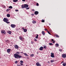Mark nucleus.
Masks as SVG:
<instances>
[{
	"mask_svg": "<svg viewBox=\"0 0 66 66\" xmlns=\"http://www.w3.org/2000/svg\"><path fill=\"white\" fill-rule=\"evenodd\" d=\"M14 57L15 59H20L22 57V56L18 55L17 54L15 53L14 54Z\"/></svg>",
	"mask_w": 66,
	"mask_h": 66,
	"instance_id": "obj_1",
	"label": "nucleus"
},
{
	"mask_svg": "<svg viewBox=\"0 0 66 66\" xmlns=\"http://www.w3.org/2000/svg\"><path fill=\"white\" fill-rule=\"evenodd\" d=\"M3 21L4 22H6L7 23H10V22H9V20L7 18H4L3 19Z\"/></svg>",
	"mask_w": 66,
	"mask_h": 66,
	"instance_id": "obj_2",
	"label": "nucleus"
},
{
	"mask_svg": "<svg viewBox=\"0 0 66 66\" xmlns=\"http://www.w3.org/2000/svg\"><path fill=\"white\" fill-rule=\"evenodd\" d=\"M1 33L2 34H3V33L4 34H6V32H5V30H2L1 31Z\"/></svg>",
	"mask_w": 66,
	"mask_h": 66,
	"instance_id": "obj_3",
	"label": "nucleus"
},
{
	"mask_svg": "<svg viewBox=\"0 0 66 66\" xmlns=\"http://www.w3.org/2000/svg\"><path fill=\"white\" fill-rule=\"evenodd\" d=\"M19 39L20 40H22V41H23V40H24V38L23 37H21L20 36L19 37Z\"/></svg>",
	"mask_w": 66,
	"mask_h": 66,
	"instance_id": "obj_4",
	"label": "nucleus"
},
{
	"mask_svg": "<svg viewBox=\"0 0 66 66\" xmlns=\"http://www.w3.org/2000/svg\"><path fill=\"white\" fill-rule=\"evenodd\" d=\"M11 26L12 28H15L16 27V25L14 24H11Z\"/></svg>",
	"mask_w": 66,
	"mask_h": 66,
	"instance_id": "obj_5",
	"label": "nucleus"
},
{
	"mask_svg": "<svg viewBox=\"0 0 66 66\" xmlns=\"http://www.w3.org/2000/svg\"><path fill=\"white\" fill-rule=\"evenodd\" d=\"M14 47L15 49H16L19 48V47H18V45H15Z\"/></svg>",
	"mask_w": 66,
	"mask_h": 66,
	"instance_id": "obj_6",
	"label": "nucleus"
},
{
	"mask_svg": "<svg viewBox=\"0 0 66 66\" xmlns=\"http://www.w3.org/2000/svg\"><path fill=\"white\" fill-rule=\"evenodd\" d=\"M51 56L52 57H54V53H51Z\"/></svg>",
	"mask_w": 66,
	"mask_h": 66,
	"instance_id": "obj_7",
	"label": "nucleus"
},
{
	"mask_svg": "<svg viewBox=\"0 0 66 66\" xmlns=\"http://www.w3.org/2000/svg\"><path fill=\"white\" fill-rule=\"evenodd\" d=\"M7 33H8V34H10V35H11V34L12 33V31L10 30L7 31Z\"/></svg>",
	"mask_w": 66,
	"mask_h": 66,
	"instance_id": "obj_8",
	"label": "nucleus"
},
{
	"mask_svg": "<svg viewBox=\"0 0 66 66\" xmlns=\"http://www.w3.org/2000/svg\"><path fill=\"white\" fill-rule=\"evenodd\" d=\"M25 8H27L29 6V5L27 4H24Z\"/></svg>",
	"mask_w": 66,
	"mask_h": 66,
	"instance_id": "obj_9",
	"label": "nucleus"
},
{
	"mask_svg": "<svg viewBox=\"0 0 66 66\" xmlns=\"http://www.w3.org/2000/svg\"><path fill=\"white\" fill-rule=\"evenodd\" d=\"M11 50V49H7V53H10Z\"/></svg>",
	"mask_w": 66,
	"mask_h": 66,
	"instance_id": "obj_10",
	"label": "nucleus"
},
{
	"mask_svg": "<svg viewBox=\"0 0 66 66\" xmlns=\"http://www.w3.org/2000/svg\"><path fill=\"white\" fill-rule=\"evenodd\" d=\"M43 48L44 47H43L42 46L40 47L39 49L41 51H43Z\"/></svg>",
	"mask_w": 66,
	"mask_h": 66,
	"instance_id": "obj_11",
	"label": "nucleus"
},
{
	"mask_svg": "<svg viewBox=\"0 0 66 66\" xmlns=\"http://www.w3.org/2000/svg\"><path fill=\"white\" fill-rule=\"evenodd\" d=\"M35 15H37L38 14V12L37 11H36L35 12Z\"/></svg>",
	"mask_w": 66,
	"mask_h": 66,
	"instance_id": "obj_12",
	"label": "nucleus"
},
{
	"mask_svg": "<svg viewBox=\"0 0 66 66\" xmlns=\"http://www.w3.org/2000/svg\"><path fill=\"white\" fill-rule=\"evenodd\" d=\"M42 34H43V35H45V32L44 31H43L42 32Z\"/></svg>",
	"mask_w": 66,
	"mask_h": 66,
	"instance_id": "obj_13",
	"label": "nucleus"
},
{
	"mask_svg": "<svg viewBox=\"0 0 66 66\" xmlns=\"http://www.w3.org/2000/svg\"><path fill=\"white\" fill-rule=\"evenodd\" d=\"M55 46L56 47H58L59 46V44L57 43L55 45Z\"/></svg>",
	"mask_w": 66,
	"mask_h": 66,
	"instance_id": "obj_14",
	"label": "nucleus"
},
{
	"mask_svg": "<svg viewBox=\"0 0 66 66\" xmlns=\"http://www.w3.org/2000/svg\"><path fill=\"white\" fill-rule=\"evenodd\" d=\"M32 23L34 24H35V23H36V22L35 21L33 20L32 21Z\"/></svg>",
	"mask_w": 66,
	"mask_h": 66,
	"instance_id": "obj_15",
	"label": "nucleus"
},
{
	"mask_svg": "<svg viewBox=\"0 0 66 66\" xmlns=\"http://www.w3.org/2000/svg\"><path fill=\"white\" fill-rule=\"evenodd\" d=\"M22 9H24L25 8V7L24 6V5H22Z\"/></svg>",
	"mask_w": 66,
	"mask_h": 66,
	"instance_id": "obj_16",
	"label": "nucleus"
},
{
	"mask_svg": "<svg viewBox=\"0 0 66 66\" xmlns=\"http://www.w3.org/2000/svg\"><path fill=\"white\" fill-rule=\"evenodd\" d=\"M23 31L24 32H27V29H23Z\"/></svg>",
	"mask_w": 66,
	"mask_h": 66,
	"instance_id": "obj_17",
	"label": "nucleus"
},
{
	"mask_svg": "<svg viewBox=\"0 0 66 66\" xmlns=\"http://www.w3.org/2000/svg\"><path fill=\"white\" fill-rule=\"evenodd\" d=\"M16 54H18V55H20V52H16Z\"/></svg>",
	"mask_w": 66,
	"mask_h": 66,
	"instance_id": "obj_18",
	"label": "nucleus"
},
{
	"mask_svg": "<svg viewBox=\"0 0 66 66\" xmlns=\"http://www.w3.org/2000/svg\"><path fill=\"white\" fill-rule=\"evenodd\" d=\"M39 63L38 62H36V66H38L39 65Z\"/></svg>",
	"mask_w": 66,
	"mask_h": 66,
	"instance_id": "obj_19",
	"label": "nucleus"
},
{
	"mask_svg": "<svg viewBox=\"0 0 66 66\" xmlns=\"http://www.w3.org/2000/svg\"><path fill=\"white\" fill-rule=\"evenodd\" d=\"M66 63L65 62H64L63 64V66H66Z\"/></svg>",
	"mask_w": 66,
	"mask_h": 66,
	"instance_id": "obj_20",
	"label": "nucleus"
},
{
	"mask_svg": "<svg viewBox=\"0 0 66 66\" xmlns=\"http://www.w3.org/2000/svg\"><path fill=\"white\" fill-rule=\"evenodd\" d=\"M37 39L38 38V34H37V36H36L35 37Z\"/></svg>",
	"mask_w": 66,
	"mask_h": 66,
	"instance_id": "obj_21",
	"label": "nucleus"
},
{
	"mask_svg": "<svg viewBox=\"0 0 66 66\" xmlns=\"http://www.w3.org/2000/svg\"><path fill=\"white\" fill-rule=\"evenodd\" d=\"M24 55H25V56H29V55L27 54L26 53H24Z\"/></svg>",
	"mask_w": 66,
	"mask_h": 66,
	"instance_id": "obj_22",
	"label": "nucleus"
},
{
	"mask_svg": "<svg viewBox=\"0 0 66 66\" xmlns=\"http://www.w3.org/2000/svg\"><path fill=\"white\" fill-rule=\"evenodd\" d=\"M7 17H10V14H7Z\"/></svg>",
	"mask_w": 66,
	"mask_h": 66,
	"instance_id": "obj_23",
	"label": "nucleus"
},
{
	"mask_svg": "<svg viewBox=\"0 0 66 66\" xmlns=\"http://www.w3.org/2000/svg\"><path fill=\"white\" fill-rule=\"evenodd\" d=\"M43 47L44 49H46L47 47L45 45H43Z\"/></svg>",
	"mask_w": 66,
	"mask_h": 66,
	"instance_id": "obj_24",
	"label": "nucleus"
},
{
	"mask_svg": "<svg viewBox=\"0 0 66 66\" xmlns=\"http://www.w3.org/2000/svg\"><path fill=\"white\" fill-rule=\"evenodd\" d=\"M66 55L65 54L62 55V56L63 57H66Z\"/></svg>",
	"mask_w": 66,
	"mask_h": 66,
	"instance_id": "obj_25",
	"label": "nucleus"
},
{
	"mask_svg": "<svg viewBox=\"0 0 66 66\" xmlns=\"http://www.w3.org/2000/svg\"><path fill=\"white\" fill-rule=\"evenodd\" d=\"M10 9H7L6 10V11L7 12H9V11H10Z\"/></svg>",
	"mask_w": 66,
	"mask_h": 66,
	"instance_id": "obj_26",
	"label": "nucleus"
},
{
	"mask_svg": "<svg viewBox=\"0 0 66 66\" xmlns=\"http://www.w3.org/2000/svg\"><path fill=\"white\" fill-rule=\"evenodd\" d=\"M55 35V37H57L58 38H59V36L57 35Z\"/></svg>",
	"mask_w": 66,
	"mask_h": 66,
	"instance_id": "obj_27",
	"label": "nucleus"
},
{
	"mask_svg": "<svg viewBox=\"0 0 66 66\" xmlns=\"http://www.w3.org/2000/svg\"><path fill=\"white\" fill-rule=\"evenodd\" d=\"M13 1L14 2H16L18 1V0H13Z\"/></svg>",
	"mask_w": 66,
	"mask_h": 66,
	"instance_id": "obj_28",
	"label": "nucleus"
},
{
	"mask_svg": "<svg viewBox=\"0 0 66 66\" xmlns=\"http://www.w3.org/2000/svg\"><path fill=\"white\" fill-rule=\"evenodd\" d=\"M49 44L50 46H51V45H52V46H53V44H52V43H49Z\"/></svg>",
	"mask_w": 66,
	"mask_h": 66,
	"instance_id": "obj_29",
	"label": "nucleus"
},
{
	"mask_svg": "<svg viewBox=\"0 0 66 66\" xmlns=\"http://www.w3.org/2000/svg\"><path fill=\"white\" fill-rule=\"evenodd\" d=\"M9 9H12L13 8V7L12 6H10L9 7Z\"/></svg>",
	"mask_w": 66,
	"mask_h": 66,
	"instance_id": "obj_30",
	"label": "nucleus"
},
{
	"mask_svg": "<svg viewBox=\"0 0 66 66\" xmlns=\"http://www.w3.org/2000/svg\"><path fill=\"white\" fill-rule=\"evenodd\" d=\"M30 56H31L33 57V56H34V54H31L30 55Z\"/></svg>",
	"mask_w": 66,
	"mask_h": 66,
	"instance_id": "obj_31",
	"label": "nucleus"
},
{
	"mask_svg": "<svg viewBox=\"0 0 66 66\" xmlns=\"http://www.w3.org/2000/svg\"><path fill=\"white\" fill-rule=\"evenodd\" d=\"M42 20V22H45V20H43V19Z\"/></svg>",
	"mask_w": 66,
	"mask_h": 66,
	"instance_id": "obj_32",
	"label": "nucleus"
},
{
	"mask_svg": "<svg viewBox=\"0 0 66 66\" xmlns=\"http://www.w3.org/2000/svg\"><path fill=\"white\" fill-rule=\"evenodd\" d=\"M20 62L21 63H23V61L22 60H21Z\"/></svg>",
	"mask_w": 66,
	"mask_h": 66,
	"instance_id": "obj_33",
	"label": "nucleus"
},
{
	"mask_svg": "<svg viewBox=\"0 0 66 66\" xmlns=\"http://www.w3.org/2000/svg\"><path fill=\"white\" fill-rule=\"evenodd\" d=\"M47 32L48 33V34H50V35H51V34H50V32H49V31H47Z\"/></svg>",
	"mask_w": 66,
	"mask_h": 66,
	"instance_id": "obj_34",
	"label": "nucleus"
},
{
	"mask_svg": "<svg viewBox=\"0 0 66 66\" xmlns=\"http://www.w3.org/2000/svg\"><path fill=\"white\" fill-rule=\"evenodd\" d=\"M17 63H18V61H16L15 62V64H17Z\"/></svg>",
	"mask_w": 66,
	"mask_h": 66,
	"instance_id": "obj_35",
	"label": "nucleus"
},
{
	"mask_svg": "<svg viewBox=\"0 0 66 66\" xmlns=\"http://www.w3.org/2000/svg\"><path fill=\"white\" fill-rule=\"evenodd\" d=\"M36 5L37 6H39V4H38V3H37Z\"/></svg>",
	"mask_w": 66,
	"mask_h": 66,
	"instance_id": "obj_36",
	"label": "nucleus"
},
{
	"mask_svg": "<svg viewBox=\"0 0 66 66\" xmlns=\"http://www.w3.org/2000/svg\"><path fill=\"white\" fill-rule=\"evenodd\" d=\"M54 62V61H53V60H51V63H53V62Z\"/></svg>",
	"mask_w": 66,
	"mask_h": 66,
	"instance_id": "obj_37",
	"label": "nucleus"
},
{
	"mask_svg": "<svg viewBox=\"0 0 66 66\" xmlns=\"http://www.w3.org/2000/svg\"><path fill=\"white\" fill-rule=\"evenodd\" d=\"M34 40L35 42H36V41H37V39H36L35 38V39H34Z\"/></svg>",
	"mask_w": 66,
	"mask_h": 66,
	"instance_id": "obj_38",
	"label": "nucleus"
},
{
	"mask_svg": "<svg viewBox=\"0 0 66 66\" xmlns=\"http://www.w3.org/2000/svg\"><path fill=\"white\" fill-rule=\"evenodd\" d=\"M15 12H18V10H15Z\"/></svg>",
	"mask_w": 66,
	"mask_h": 66,
	"instance_id": "obj_39",
	"label": "nucleus"
},
{
	"mask_svg": "<svg viewBox=\"0 0 66 66\" xmlns=\"http://www.w3.org/2000/svg\"><path fill=\"white\" fill-rule=\"evenodd\" d=\"M31 44H34V42H32L31 41Z\"/></svg>",
	"mask_w": 66,
	"mask_h": 66,
	"instance_id": "obj_40",
	"label": "nucleus"
},
{
	"mask_svg": "<svg viewBox=\"0 0 66 66\" xmlns=\"http://www.w3.org/2000/svg\"><path fill=\"white\" fill-rule=\"evenodd\" d=\"M29 9H30V7H28L27 8H26V10H29Z\"/></svg>",
	"mask_w": 66,
	"mask_h": 66,
	"instance_id": "obj_41",
	"label": "nucleus"
},
{
	"mask_svg": "<svg viewBox=\"0 0 66 66\" xmlns=\"http://www.w3.org/2000/svg\"><path fill=\"white\" fill-rule=\"evenodd\" d=\"M60 51V52H62V50L61 49H60L59 50Z\"/></svg>",
	"mask_w": 66,
	"mask_h": 66,
	"instance_id": "obj_42",
	"label": "nucleus"
},
{
	"mask_svg": "<svg viewBox=\"0 0 66 66\" xmlns=\"http://www.w3.org/2000/svg\"><path fill=\"white\" fill-rule=\"evenodd\" d=\"M6 42H9V40H6Z\"/></svg>",
	"mask_w": 66,
	"mask_h": 66,
	"instance_id": "obj_43",
	"label": "nucleus"
},
{
	"mask_svg": "<svg viewBox=\"0 0 66 66\" xmlns=\"http://www.w3.org/2000/svg\"><path fill=\"white\" fill-rule=\"evenodd\" d=\"M45 31H48V30L46 29H45Z\"/></svg>",
	"mask_w": 66,
	"mask_h": 66,
	"instance_id": "obj_44",
	"label": "nucleus"
},
{
	"mask_svg": "<svg viewBox=\"0 0 66 66\" xmlns=\"http://www.w3.org/2000/svg\"><path fill=\"white\" fill-rule=\"evenodd\" d=\"M38 66H41V64H39V65H38Z\"/></svg>",
	"mask_w": 66,
	"mask_h": 66,
	"instance_id": "obj_45",
	"label": "nucleus"
},
{
	"mask_svg": "<svg viewBox=\"0 0 66 66\" xmlns=\"http://www.w3.org/2000/svg\"><path fill=\"white\" fill-rule=\"evenodd\" d=\"M53 41H54V40L53 39H52V42H53Z\"/></svg>",
	"mask_w": 66,
	"mask_h": 66,
	"instance_id": "obj_46",
	"label": "nucleus"
},
{
	"mask_svg": "<svg viewBox=\"0 0 66 66\" xmlns=\"http://www.w3.org/2000/svg\"><path fill=\"white\" fill-rule=\"evenodd\" d=\"M31 15H32V16H34V14L32 13L31 14Z\"/></svg>",
	"mask_w": 66,
	"mask_h": 66,
	"instance_id": "obj_47",
	"label": "nucleus"
},
{
	"mask_svg": "<svg viewBox=\"0 0 66 66\" xmlns=\"http://www.w3.org/2000/svg\"><path fill=\"white\" fill-rule=\"evenodd\" d=\"M55 43V41H53V43Z\"/></svg>",
	"mask_w": 66,
	"mask_h": 66,
	"instance_id": "obj_48",
	"label": "nucleus"
},
{
	"mask_svg": "<svg viewBox=\"0 0 66 66\" xmlns=\"http://www.w3.org/2000/svg\"><path fill=\"white\" fill-rule=\"evenodd\" d=\"M27 59H29V57H27Z\"/></svg>",
	"mask_w": 66,
	"mask_h": 66,
	"instance_id": "obj_49",
	"label": "nucleus"
},
{
	"mask_svg": "<svg viewBox=\"0 0 66 66\" xmlns=\"http://www.w3.org/2000/svg\"><path fill=\"white\" fill-rule=\"evenodd\" d=\"M32 11H35V10H34V9H32Z\"/></svg>",
	"mask_w": 66,
	"mask_h": 66,
	"instance_id": "obj_50",
	"label": "nucleus"
},
{
	"mask_svg": "<svg viewBox=\"0 0 66 66\" xmlns=\"http://www.w3.org/2000/svg\"><path fill=\"white\" fill-rule=\"evenodd\" d=\"M26 0H22V1H23L24 2Z\"/></svg>",
	"mask_w": 66,
	"mask_h": 66,
	"instance_id": "obj_51",
	"label": "nucleus"
},
{
	"mask_svg": "<svg viewBox=\"0 0 66 66\" xmlns=\"http://www.w3.org/2000/svg\"><path fill=\"white\" fill-rule=\"evenodd\" d=\"M20 65H23V64H22V63H20Z\"/></svg>",
	"mask_w": 66,
	"mask_h": 66,
	"instance_id": "obj_52",
	"label": "nucleus"
},
{
	"mask_svg": "<svg viewBox=\"0 0 66 66\" xmlns=\"http://www.w3.org/2000/svg\"><path fill=\"white\" fill-rule=\"evenodd\" d=\"M20 53H23V52H20Z\"/></svg>",
	"mask_w": 66,
	"mask_h": 66,
	"instance_id": "obj_53",
	"label": "nucleus"
},
{
	"mask_svg": "<svg viewBox=\"0 0 66 66\" xmlns=\"http://www.w3.org/2000/svg\"><path fill=\"white\" fill-rule=\"evenodd\" d=\"M22 28V29L23 30V29H24V27H23Z\"/></svg>",
	"mask_w": 66,
	"mask_h": 66,
	"instance_id": "obj_54",
	"label": "nucleus"
},
{
	"mask_svg": "<svg viewBox=\"0 0 66 66\" xmlns=\"http://www.w3.org/2000/svg\"><path fill=\"white\" fill-rule=\"evenodd\" d=\"M38 39H39V40H40V38H38Z\"/></svg>",
	"mask_w": 66,
	"mask_h": 66,
	"instance_id": "obj_55",
	"label": "nucleus"
},
{
	"mask_svg": "<svg viewBox=\"0 0 66 66\" xmlns=\"http://www.w3.org/2000/svg\"><path fill=\"white\" fill-rule=\"evenodd\" d=\"M63 61H62V62H61V64L62 63H63Z\"/></svg>",
	"mask_w": 66,
	"mask_h": 66,
	"instance_id": "obj_56",
	"label": "nucleus"
},
{
	"mask_svg": "<svg viewBox=\"0 0 66 66\" xmlns=\"http://www.w3.org/2000/svg\"><path fill=\"white\" fill-rule=\"evenodd\" d=\"M49 25H51V24L50 23L49 24Z\"/></svg>",
	"mask_w": 66,
	"mask_h": 66,
	"instance_id": "obj_57",
	"label": "nucleus"
}]
</instances>
